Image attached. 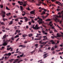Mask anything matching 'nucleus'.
<instances>
[{
	"label": "nucleus",
	"mask_w": 63,
	"mask_h": 63,
	"mask_svg": "<svg viewBox=\"0 0 63 63\" xmlns=\"http://www.w3.org/2000/svg\"><path fill=\"white\" fill-rule=\"evenodd\" d=\"M38 24H37L36 25L35 27V29H36V30H38L39 28H40V27H38Z\"/></svg>",
	"instance_id": "obj_5"
},
{
	"label": "nucleus",
	"mask_w": 63,
	"mask_h": 63,
	"mask_svg": "<svg viewBox=\"0 0 63 63\" xmlns=\"http://www.w3.org/2000/svg\"><path fill=\"white\" fill-rule=\"evenodd\" d=\"M28 35L29 37H31L33 36V34H30Z\"/></svg>",
	"instance_id": "obj_16"
},
{
	"label": "nucleus",
	"mask_w": 63,
	"mask_h": 63,
	"mask_svg": "<svg viewBox=\"0 0 63 63\" xmlns=\"http://www.w3.org/2000/svg\"><path fill=\"white\" fill-rule=\"evenodd\" d=\"M46 14V12L45 11H43L42 13L41 14V15H45Z\"/></svg>",
	"instance_id": "obj_17"
},
{
	"label": "nucleus",
	"mask_w": 63,
	"mask_h": 63,
	"mask_svg": "<svg viewBox=\"0 0 63 63\" xmlns=\"http://www.w3.org/2000/svg\"><path fill=\"white\" fill-rule=\"evenodd\" d=\"M22 61H23V60H20V61H18L17 63H20L21 62H22Z\"/></svg>",
	"instance_id": "obj_32"
},
{
	"label": "nucleus",
	"mask_w": 63,
	"mask_h": 63,
	"mask_svg": "<svg viewBox=\"0 0 63 63\" xmlns=\"http://www.w3.org/2000/svg\"><path fill=\"white\" fill-rule=\"evenodd\" d=\"M47 42H48V41L43 42L42 43V45H46V44H47Z\"/></svg>",
	"instance_id": "obj_11"
},
{
	"label": "nucleus",
	"mask_w": 63,
	"mask_h": 63,
	"mask_svg": "<svg viewBox=\"0 0 63 63\" xmlns=\"http://www.w3.org/2000/svg\"><path fill=\"white\" fill-rule=\"evenodd\" d=\"M40 0H39L40 1L38 2V4H36L37 5L40 6L41 5V4H42H42H43V5H44V6H46V3H44L43 1H44V0H41V1H40Z\"/></svg>",
	"instance_id": "obj_1"
},
{
	"label": "nucleus",
	"mask_w": 63,
	"mask_h": 63,
	"mask_svg": "<svg viewBox=\"0 0 63 63\" xmlns=\"http://www.w3.org/2000/svg\"><path fill=\"white\" fill-rule=\"evenodd\" d=\"M23 54H22V55H20V57H23Z\"/></svg>",
	"instance_id": "obj_46"
},
{
	"label": "nucleus",
	"mask_w": 63,
	"mask_h": 63,
	"mask_svg": "<svg viewBox=\"0 0 63 63\" xmlns=\"http://www.w3.org/2000/svg\"><path fill=\"white\" fill-rule=\"evenodd\" d=\"M18 19H17H17H15V21H18Z\"/></svg>",
	"instance_id": "obj_43"
},
{
	"label": "nucleus",
	"mask_w": 63,
	"mask_h": 63,
	"mask_svg": "<svg viewBox=\"0 0 63 63\" xmlns=\"http://www.w3.org/2000/svg\"><path fill=\"white\" fill-rule=\"evenodd\" d=\"M30 18H31V19L34 18V17L30 16Z\"/></svg>",
	"instance_id": "obj_63"
},
{
	"label": "nucleus",
	"mask_w": 63,
	"mask_h": 63,
	"mask_svg": "<svg viewBox=\"0 0 63 63\" xmlns=\"http://www.w3.org/2000/svg\"><path fill=\"white\" fill-rule=\"evenodd\" d=\"M14 59H11L10 60H9V61H10V63H12V61L14 60Z\"/></svg>",
	"instance_id": "obj_13"
},
{
	"label": "nucleus",
	"mask_w": 63,
	"mask_h": 63,
	"mask_svg": "<svg viewBox=\"0 0 63 63\" xmlns=\"http://www.w3.org/2000/svg\"><path fill=\"white\" fill-rule=\"evenodd\" d=\"M58 15H59V16H58V15H56L55 16L57 17V18H60L61 17L62 18V20H63V15H62V16H61V13L60 12H58Z\"/></svg>",
	"instance_id": "obj_2"
},
{
	"label": "nucleus",
	"mask_w": 63,
	"mask_h": 63,
	"mask_svg": "<svg viewBox=\"0 0 63 63\" xmlns=\"http://www.w3.org/2000/svg\"><path fill=\"white\" fill-rule=\"evenodd\" d=\"M39 20L40 21H42V20H43V19H41V18H40L39 19Z\"/></svg>",
	"instance_id": "obj_56"
},
{
	"label": "nucleus",
	"mask_w": 63,
	"mask_h": 63,
	"mask_svg": "<svg viewBox=\"0 0 63 63\" xmlns=\"http://www.w3.org/2000/svg\"><path fill=\"white\" fill-rule=\"evenodd\" d=\"M7 45V43L6 42H4L2 44L3 46H6Z\"/></svg>",
	"instance_id": "obj_8"
},
{
	"label": "nucleus",
	"mask_w": 63,
	"mask_h": 63,
	"mask_svg": "<svg viewBox=\"0 0 63 63\" xmlns=\"http://www.w3.org/2000/svg\"><path fill=\"white\" fill-rule=\"evenodd\" d=\"M6 30H10V29L7 28H5Z\"/></svg>",
	"instance_id": "obj_60"
},
{
	"label": "nucleus",
	"mask_w": 63,
	"mask_h": 63,
	"mask_svg": "<svg viewBox=\"0 0 63 63\" xmlns=\"http://www.w3.org/2000/svg\"><path fill=\"white\" fill-rule=\"evenodd\" d=\"M6 37V34L4 36H3V37L2 38V39H5Z\"/></svg>",
	"instance_id": "obj_14"
},
{
	"label": "nucleus",
	"mask_w": 63,
	"mask_h": 63,
	"mask_svg": "<svg viewBox=\"0 0 63 63\" xmlns=\"http://www.w3.org/2000/svg\"><path fill=\"white\" fill-rule=\"evenodd\" d=\"M22 36L23 37H25L27 36V35H26V34L23 35H22Z\"/></svg>",
	"instance_id": "obj_24"
},
{
	"label": "nucleus",
	"mask_w": 63,
	"mask_h": 63,
	"mask_svg": "<svg viewBox=\"0 0 63 63\" xmlns=\"http://www.w3.org/2000/svg\"><path fill=\"white\" fill-rule=\"evenodd\" d=\"M55 20L56 22L57 23V21H58V22H59L60 21L59 20L57 19V18L56 17H55Z\"/></svg>",
	"instance_id": "obj_4"
},
{
	"label": "nucleus",
	"mask_w": 63,
	"mask_h": 63,
	"mask_svg": "<svg viewBox=\"0 0 63 63\" xmlns=\"http://www.w3.org/2000/svg\"><path fill=\"white\" fill-rule=\"evenodd\" d=\"M60 6H58L57 8V9L56 10L57 11H60Z\"/></svg>",
	"instance_id": "obj_7"
},
{
	"label": "nucleus",
	"mask_w": 63,
	"mask_h": 63,
	"mask_svg": "<svg viewBox=\"0 0 63 63\" xmlns=\"http://www.w3.org/2000/svg\"><path fill=\"white\" fill-rule=\"evenodd\" d=\"M21 47H25V46L24 45H22Z\"/></svg>",
	"instance_id": "obj_44"
},
{
	"label": "nucleus",
	"mask_w": 63,
	"mask_h": 63,
	"mask_svg": "<svg viewBox=\"0 0 63 63\" xmlns=\"http://www.w3.org/2000/svg\"><path fill=\"white\" fill-rule=\"evenodd\" d=\"M50 19H47L46 20H45V21H50Z\"/></svg>",
	"instance_id": "obj_33"
},
{
	"label": "nucleus",
	"mask_w": 63,
	"mask_h": 63,
	"mask_svg": "<svg viewBox=\"0 0 63 63\" xmlns=\"http://www.w3.org/2000/svg\"><path fill=\"white\" fill-rule=\"evenodd\" d=\"M31 14H35V12L34 11H32L30 12Z\"/></svg>",
	"instance_id": "obj_12"
},
{
	"label": "nucleus",
	"mask_w": 63,
	"mask_h": 63,
	"mask_svg": "<svg viewBox=\"0 0 63 63\" xmlns=\"http://www.w3.org/2000/svg\"><path fill=\"white\" fill-rule=\"evenodd\" d=\"M20 7L21 8V9L22 11L23 10V7H22V6H20Z\"/></svg>",
	"instance_id": "obj_30"
},
{
	"label": "nucleus",
	"mask_w": 63,
	"mask_h": 63,
	"mask_svg": "<svg viewBox=\"0 0 63 63\" xmlns=\"http://www.w3.org/2000/svg\"><path fill=\"white\" fill-rule=\"evenodd\" d=\"M52 22H49V24H48V25H50L51 24H52Z\"/></svg>",
	"instance_id": "obj_37"
},
{
	"label": "nucleus",
	"mask_w": 63,
	"mask_h": 63,
	"mask_svg": "<svg viewBox=\"0 0 63 63\" xmlns=\"http://www.w3.org/2000/svg\"><path fill=\"white\" fill-rule=\"evenodd\" d=\"M14 37H12V38H11V40H14Z\"/></svg>",
	"instance_id": "obj_47"
},
{
	"label": "nucleus",
	"mask_w": 63,
	"mask_h": 63,
	"mask_svg": "<svg viewBox=\"0 0 63 63\" xmlns=\"http://www.w3.org/2000/svg\"><path fill=\"white\" fill-rule=\"evenodd\" d=\"M51 50H54V48L53 47H52L51 49Z\"/></svg>",
	"instance_id": "obj_52"
},
{
	"label": "nucleus",
	"mask_w": 63,
	"mask_h": 63,
	"mask_svg": "<svg viewBox=\"0 0 63 63\" xmlns=\"http://www.w3.org/2000/svg\"><path fill=\"white\" fill-rule=\"evenodd\" d=\"M58 28H60V30H62V29L61 28V27H60L59 26V27H58Z\"/></svg>",
	"instance_id": "obj_62"
},
{
	"label": "nucleus",
	"mask_w": 63,
	"mask_h": 63,
	"mask_svg": "<svg viewBox=\"0 0 63 63\" xmlns=\"http://www.w3.org/2000/svg\"><path fill=\"white\" fill-rule=\"evenodd\" d=\"M11 41V39H9V40H7L6 41V42L7 43H10V41Z\"/></svg>",
	"instance_id": "obj_9"
},
{
	"label": "nucleus",
	"mask_w": 63,
	"mask_h": 63,
	"mask_svg": "<svg viewBox=\"0 0 63 63\" xmlns=\"http://www.w3.org/2000/svg\"><path fill=\"white\" fill-rule=\"evenodd\" d=\"M29 25H31V23L30 22H29Z\"/></svg>",
	"instance_id": "obj_48"
},
{
	"label": "nucleus",
	"mask_w": 63,
	"mask_h": 63,
	"mask_svg": "<svg viewBox=\"0 0 63 63\" xmlns=\"http://www.w3.org/2000/svg\"><path fill=\"white\" fill-rule=\"evenodd\" d=\"M11 55V53H8L7 54V55L10 56Z\"/></svg>",
	"instance_id": "obj_29"
},
{
	"label": "nucleus",
	"mask_w": 63,
	"mask_h": 63,
	"mask_svg": "<svg viewBox=\"0 0 63 63\" xmlns=\"http://www.w3.org/2000/svg\"><path fill=\"white\" fill-rule=\"evenodd\" d=\"M2 20L4 21H5V18H3Z\"/></svg>",
	"instance_id": "obj_49"
},
{
	"label": "nucleus",
	"mask_w": 63,
	"mask_h": 63,
	"mask_svg": "<svg viewBox=\"0 0 63 63\" xmlns=\"http://www.w3.org/2000/svg\"><path fill=\"white\" fill-rule=\"evenodd\" d=\"M42 42H43V40H41V41H39V43L40 44H42L43 43Z\"/></svg>",
	"instance_id": "obj_28"
},
{
	"label": "nucleus",
	"mask_w": 63,
	"mask_h": 63,
	"mask_svg": "<svg viewBox=\"0 0 63 63\" xmlns=\"http://www.w3.org/2000/svg\"><path fill=\"white\" fill-rule=\"evenodd\" d=\"M24 43L25 44H27V43H28V42L26 41H24Z\"/></svg>",
	"instance_id": "obj_40"
},
{
	"label": "nucleus",
	"mask_w": 63,
	"mask_h": 63,
	"mask_svg": "<svg viewBox=\"0 0 63 63\" xmlns=\"http://www.w3.org/2000/svg\"><path fill=\"white\" fill-rule=\"evenodd\" d=\"M32 28H33V29H35V30H37V29H35V28H36V27H34V26H33L32 27Z\"/></svg>",
	"instance_id": "obj_42"
},
{
	"label": "nucleus",
	"mask_w": 63,
	"mask_h": 63,
	"mask_svg": "<svg viewBox=\"0 0 63 63\" xmlns=\"http://www.w3.org/2000/svg\"><path fill=\"white\" fill-rule=\"evenodd\" d=\"M6 13H5V12L4 11H2V17L4 18V17H5V14Z\"/></svg>",
	"instance_id": "obj_3"
},
{
	"label": "nucleus",
	"mask_w": 63,
	"mask_h": 63,
	"mask_svg": "<svg viewBox=\"0 0 63 63\" xmlns=\"http://www.w3.org/2000/svg\"><path fill=\"white\" fill-rule=\"evenodd\" d=\"M6 9L7 10H11V9H10L7 6L6 7Z\"/></svg>",
	"instance_id": "obj_18"
},
{
	"label": "nucleus",
	"mask_w": 63,
	"mask_h": 63,
	"mask_svg": "<svg viewBox=\"0 0 63 63\" xmlns=\"http://www.w3.org/2000/svg\"><path fill=\"white\" fill-rule=\"evenodd\" d=\"M1 25H5V24H4V23L3 22H1Z\"/></svg>",
	"instance_id": "obj_39"
},
{
	"label": "nucleus",
	"mask_w": 63,
	"mask_h": 63,
	"mask_svg": "<svg viewBox=\"0 0 63 63\" xmlns=\"http://www.w3.org/2000/svg\"><path fill=\"white\" fill-rule=\"evenodd\" d=\"M11 15V13H7L6 14V16H9V15Z\"/></svg>",
	"instance_id": "obj_20"
},
{
	"label": "nucleus",
	"mask_w": 63,
	"mask_h": 63,
	"mask_svg": "<svg viewBox=\"0 0 63 63\" xmlns=\"http://www.w3.org/2000/svg\"><path fill=\"white\" fill-rule=\"evenodd\" d=\"M11 49V47H10L9 48H7V50H9Z\"/></svg>",
	"instance_id": "obj_27"
},
{
	"label": "nucleus",
	"mask_w": 63,
	"mask_h": 63,
	"mask_svg": "<svg viewBox=\"0 0 63 63\" xmlns=\"http://www.w3.org/2000/svg\"><path fill=\"white\" fill-rule=\"evenodd\" d=\"M13 21H11L10 22V23H9V25H12V24H13Z\"/></svg>",
	"instance_id": "obj_25"
},
{
	"label": "nucleus",
	"mask_w": 63,
	"mask_h": 63,
	"mask_svg": "<svg viewBox=\"0 0 63 63\" xmlns=\"http://www.w3.org/2000/svg\"><path fill=\"white\" fill-rule=\"evenodd\" d=\"M41 17H42V18H43V19H45V16H42Z\"/></svg>",
	"instance_id": "obj_58"
},
{
	"label": "nucleus",
	"mask_w": 63,
	"mask_h": 63,
	"mask_svg": "<svg viewBox=\"0 0 63 63\" xmlns=\"http://www.w3.org/2000/svg\"><path fill=\"white\" fill-rule=\"evenodd\" d=\"M56 3L57 4H58V3H59L60 4V3H61V2H60L59 1H56Z\"/></svg>",
	"instance_id": "obj_59"
},
{
	"label": "nucleus",
	"mask_w": 63,
	"mask_h": 63,
	"mask_svg": "<svg viewBox=\"0 0 63 63\" xmlns=\"http://www.w3.org/2000/svg\"><path fill=\"white\" fill-rule=\"evenodd\" d=\"M52 27V28L53 29H54V27L52 26V27Z\"/></svg>",
	"instance_id": "obj_61"
},
{
	"label": "nucleus",
	"mask_w": 63,
	"mask_h": 63,
	"mask_svg": "<svg viewBox=\"0 0 63 63\" xmlns=\"http://www.w3.org/2000/svg\"><path fill=\"white\" fill-rule=\"evenodd\" d=\"M32 21H31V22H32V23H35V21H34L33 20V19H32L31 20Z\"/></svg>",
	"instance_id": "obj_21"
},
{
	"label": "nucleus",
	"mask_w": 63,
	"mask_h": 63,
	"mask_svg": "<svg viewBox=\"0 0 63 63\" xmlns=\"http://www.w3.org/2000/svg\"><path fill=\"white\" fill-rule=\"evenodd\" d=\"M0 7L1 8H3V6L2 5H0Z\"/></svg>",
	"instance_id": "obj_36"
},
{
	"label": "nucleus",
	"mask_w": 63,
	"mask_h": 63,
	"mask_svg": "<svg viewBox=\"0 0 63 63\" xmlns=\"http://www.w3.org/2000/svg\"><path fill=\"white\" fill-rule=\"evenodd\" d=\"M26 10H28V11H30V8L29 7H28V8L26 9Z\"/></svg>",
	"instance_id": "obj_34"
},
{
	"label": "nucleus",
	"mask_w": 63,
	"mask_h": 63,
	"mask_svg": "<svg viewBox=\"0 0 63 63\" xmlns=\"http://www.w3.org/2000/svg\"><path fill=\"white\" fill-rule=\"evenodd\" d=\"M48 54V53H47L46 54H45L43 55V56H46V55H47Z\"/></svg>",
	"instance_id": "obj_38"
},
{
	"label": "nucleus",
	"mask_w": 63,
	"mask_h": 63,
	"mask_svg": "<svg viewBox=\"0 0 63 63\" xmlns=\"http://www.w3.org/2000/svg\"><path fill=\"white\" fill-rule=\"evenodd\" d=\"M47 39V37H46V38L43 39V41H46Z\"/></svg>",
	"instance_id": "obj_26"
},
{
	"label": "nucleus",
	"mask_w": 63,
	"mask_h": 63,
	"mask_svg": "<svg viewBox=\"0 0 63 63\" xmlns=\"http://www.w3.org/2000/svg\"><path fill=\"white\" fill-rule=\"evenodd\" d=\"M18 61V59H15L14 60V62H13V63H16L17 62V61Z\"/></svg>",
	"instance_id": "obj_6"
},
{
	"label": "nucleus",
	"mask_w": 63,
	"mask_h": 63,
	"mask_svg": "<svg viewBox=\"0 0 63 63\" xmlns=\"http://www.w3.org/2000/svg\"><path fill=\"white\" fill-rule=\"evenodd\" d=\"M43 61V60H40L39 61H38V63H39V62H41V61Z\"/></svg>",
	"instance_id": "obj_45"
},
{
	"label": "nucleus",
	"mask_w": 63,
	"mask_h": 63,
	"mask_svg": "<svg viewBox=\"0 0 63 63\" xmlns=\"http://www.w3.org/2000/svg\"><path fill=\"white\" fill-rule=\"evenodd\" d=\"M57 46L56 45H55V48H57Z\"/></svg>",
	"instance_id": "obj_50"
},
{
	"label": "nucleus",
	"mask_w": 63,
	"mask_h": 63,
	"mask_svg": "<svg viewBox=\"0 0 63 63\" xmlns=\"http://www.w3.org/2000/svg\"><path fill=\"white\" fill-rule=\"evenodd\" d=\"M16 32H18V33H20V31H18V30H16Z\"/></svg>",
	"instance_id": "obj_35"
},
{
	"label": "nucleus",
	"mask_w": 63,
	"mask_h": 63,
	"mask_svg": "<svg viewBox=\"0 0 63 63\" xmlns=\"http://www.w3.org/2000/svg\"><path fill=\"white\" fill-rule=\"evenodd\" d=\"M50 41L51 42H52V44H54V42L53 41V40H51Z\"/></svg>",
	"instance_id": "obj_19"
},
{
	"label": "nucleus",
	"mask_w": 63,
	"mask_h": 63,
	"mask_svg": "<svg viewBox=\"0 0 63 63\" xmlns=\"http://www.w3.org/2000/svg\"><path fill=\"white\" fill-rule=\"evenodd\" d=\"M60 50H56V51H57V52H59V51H60Z\"/></svg>",
	"instance_id": "obj_51"
},
{
	"label": "nucleus",
	"mask_w": 63,
	"mask_h": 63,
	"mask_svg": "<svg viewBox=\"0 0 63 63\" xmlns=\"http://www.w3.org/2000/svg\"><path fill=\"white\" fill-rule=\"evenodd\" d=\"M35 47L36 48H37L38 47V44H35Z\"/></svg>",
	"instance_id": "obj_23"
},
{
	"label": "nucleus",
	"mask_w": 63,
	"mask_h": 63,
	"mask_svg": "<svg viewBox=\"0 0 63 63\" xmlns=\"http://www.w3.org/2000/svg\"><path fill=\"white\" fill-rule=\"evenodd\" d=\"M26 4L24 3L23 5V6H24V7H25V6H26Z\"/></svg>",
	"instance_id": "obj_55"
},
{
	"label": "nucleus",
	"mask_w": 63,
	"mask_h": 63,
	"mask_svg": "<svg viewBox=\"0 0 63 63\" xmlns=\"http://www.w3.org/2000/svg\"><path fill=\"white\" fill-rule=\"evenodd\" d=\"M57 37H61V35L60 34H59V33H57Z\"/></svg>",
	"instance_id": "obj_10"
},
{
	"label": "nucleus",
	"mask_w": 63,
	"mask_h": 63,
	"mask_svg": "<svg viewBox=\"0 0 63 63\" xmlns=\"http://www.w3.org/2000/svg\"><path fill=\"white\" fill-rule=\"evenodd\" d=\"M36 50H34L33 51H32V52H31V53H33V52H35V51Z\"/></svg>",
	"instance_id": "obj_41"
},
{
	"label": "nucleus",
	"mask_w": 63,
	"mask_h": 63,
	"mask_svg": "<svg viewBox=\"0 0 63 63\" xmlns=\"http://www.w3.org/2000/svg\"><path fill=\"white\" fill-rule=\"evenodd\" d=\"M19 37V35H16L15 37V38H18Z\"/></svg>",
	"instance_id": "obj_31"
},
{
	"label": "nucleus",
	"mask_w": 63,
	"mask_h": 63,
	"mask_svg": "<svg viewBox=\"0 0 63 63\" xmlns=\"http://www.w3.org/2000/svg\"><path fill=\"white\" fill-rule=\"evenodd\" d=\"M32 2H34V3H35V1L34 0H32Z\"/></svg>",
	"instance_id": "obj_53"
},
{
	"label": "nucleus",
	"mask_w": 63,
	"mask_h": 63,
	"mask_svg": "<svg viewBox=\"0 0 63 63\" xmlns=\"http://www.w3.org/2000/svg\"><path fill=\"white\" fill-rule=\"evenodd\" d=\"M4 57H2L1 59V60H3L4 59Z\"/></svg>",
	"instance_id": "obj_54"
},
{
	"label": "nucleus",
	"mask_w": 63,
	"mask_h": 63,
	"mask_svg": "<svg viewBox=\"0 0 63 63\" xmlns=\"http://www.w3.org/2000/svg\"><path fill=\"white\" fill-rule=\"evenodd\" d=\"M24 20L25 21V22H27V21H28V18H27L24 19Z\"/></svg>",
	"instance_id": "obj_15"
},
{
	"label": "nucleus",
	"mask_w": 63,
	"mask_h": 63,
	"mask_svg": "<svg viewBox=\"0 0 63 63\" xmlns=\"http://www.w3.org/2000/svg\"><path fill=\"white\" fill-rule=\"evenodd\" d=\"M19 38H18L16 40V42H17V41H18V40H19Z\"/></svg>",
	"instance_id": "obj_57"
},
{
	"label": "nucleus",
	"mask_w": 63,
	"mask_h": 63,
	"mask_svg": "<svg viewBox=\"0 0 63 63\" xmlns=\"http://www.w3.org/2000/svg\"><path fill=\"white\" fill-rule=\"evenodd\" d=\"M53 54H55V51H53L52 52Z\"/></svg>",
	"instance_id": "obj_64"
},
{
	"label": "nucleus",
	"mask_w": 63,
	"mask_h": 63,
	"mask_svg": "<svg viewBox=\"0 0 63 63\" xmlns=\"http://www.w3.org/2000/svg\"><path fill=\"white\" fill-rule=\"evenodd\" d=\"M38 22H39V24H42V21H38Z\"/></svg>",
	"instance_id": "obj_22"
}]
</instances>
